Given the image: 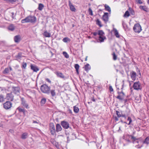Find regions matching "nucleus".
Wrapping results in <instances>:
<instances>
[{
	"label": "nucleus",
	"mask_w": 149,
	"mask_h": 149,
	"mask_svg": "<svg viewBox=\"0 0 149 149\" xmlns=\"http://www.w3.org/2000/svg\"><path fill=\"white\" fill-rule=\"evenodd\" d=\"M133 30L136 33H139L141 31V27L140 24L139 23L135 24Z\"/></svg>",
	"instance_id": "f257e3e1"
},
{
	"label": "nucleus",
	"mask_w": 149,
	"mask_h": 149,
	"mask_svg": "<svg viewBox=\"0 0 149 149\" xmlns=\"http://www.w3.org/2000/svg\"><path fill=\"white\" fill-rule=\"evenodd\" d=\"M3 105V107L5 109H9L12 107V103L10 101H8L4 103Z\"/></svg>",
	"instance_id": "f03ea898"
},
{
	"label": "nucleus",
	"mask_w": 149,
	"mask_h": 149,
	"mask_svg": "<svg viewBox=\"0 0 149 149\" xmlns=\"http://www.w3.org/2000/svg\"><path fill=\"white\" fill-rule=\"evenodd\" d=\"M133 87L134 89L137 90H141L142 89L141 84L139 81L134 83L133 85Z\"/></svg>",
	"instance_id": "7ed1b4c3"
},
{
	"label": "nucleus",
	"mask_w": 149,
	"mask_h": 149,
	"mask_svg": "<svg viewBox=\"0 0 149 149\" xmlns=\"http://www.w3.org/2000/svg\"><path fill=\"white\" fill-rule=\"evenodd\" d=\"M61 125L62 127L65 129H67L68 128H70L71 129V127H70L69 124L68 122L65 121H62L61 122Z\"/></svg>",
	"instance_id": "20e7f679"
},
{
	"label": "nucleus",
	"mask_w": 149,
	"mask_h": 149,
	"mask_svg": "<svg viewBox=\"0 0 149 149\" xmlns=\"http://www.w3.org/2000/svg\"><path fill=\"white\" fill-rule=\"evenodd\" d=\"M108 14L109 13H104V14L103 15L102 17V19L106 24L109 21V17Z\"/></svg>",
	"instance_id": "39448f33"
},
{
	"label": "nucleus",
	"mask_w": 149,
	"mask_h": 149,
	"mask_svg": "<svg viewBox=\"0 0 149 149\" xmlns=\"http://www.w3.org/2000/svg\"><path fill=\"white\" fill-rule=\"evenodd\" d=\"M21 104L23 106L28 109L29 108L28 104L26 103V101L24 97L21 98Z\"/></svg>",
	"instance_id": "423d86ee"
},
{
	"label": "nucleus",
	"mask_w": 149,
	"mask_h": 149,
	"mask_svg": "<svg viewBox=\"0 0 149 149\" xmlns=\"http://www.w3.org/2000/svg\"><path fill=\"white\" fill-rule=\"evenodd\" d=\"M6 98L8 100L12 101L14 100V95L12 93H7L6 95Z\"/></svg>",
	"instance_id": "0eeeda50"
},
{
	"label": "nucleus",
	"mask_w": 149,
	"mask_h": 149,
	"mask_svg": "<svg viewBox=\"0 0 149 149\" xmlns=\"http://www.w3.org/2000/svg\"><path fill=\"white\" fill-rule=\"evenodd\" d=\"M116 113L118 118L122 117L124 118L125 119H126V115L125 114H123L122 111L120 112L118 111H116Z\"/></svg>",
	"instance_id": "6e6552de"
},
{
	"label": "nucleus",
	"mask_w": 149,
	"mask_h": 149,
	"mask_svg": "<svg viewBox=\"0 0 149 149\" xmlns=\"http://www.w3.org/2000/svg\"><path fill=\"white\" fill-rule=\"evenodd\" d=\"M36 18L34 16H28L29 22L35 23L36 21Z\"/></svg>",
	"instance_id": "1a4fd4ad"
},
{
	"label": "nucleus",
	"mask_w": 149,
	"mask_h": 149,
	"mask_svg": "<svg viewBox=\"0 0 149 149\" xmlns=\"http://www.w3.org/2000/svg\"><path fill=\"white\" fill-rule=\"evenodd\" d=\"M12 90L13 93L15 94H18L19 93L20 88L18 87H13Z\"/></svg>",
	"instance_id": "9d476101"
},
{
	"label": "nucleus",
	"mask_w": 149,
	"mask_h": 149,
	"mask_svg": "<svg viewBox=\"0 0 149 149\" xmlns=\"http://www.w3.org/2000/svg\"><path fill=\"white\" fill-rule=\"evenodd\" d=\"M130 75L131 77L132 80L134 81L136 77V74L134 71H132L130 72Z\"/></svg>",
	"instance_id": "9b49d317"
},
{
	"label": "nucleus",
	"mask_w": 149,
	"mask_h": 149,
	"mask_svg": "<svg viewBox=\"0 0 149 149\" xmlns=\"http://www.w3.org/2000/svg\"><path fill=\"white\" fill-rule=\"evenodd\" d=\"M40 90L43 93H47V85L44 84L42 85L40 87Z\"/></svg>",
	"instance_id": "f8f14e48"
},
{
	"label": "nucleus",
	"mask_w": 149,
	"mask_h": 149,
	"mask_svg": "<svg viewBox=\"0 0 149 149\" xmlns=\"http://www.w3.org/2000/svg\"><path fill=\"white\" fill-rule=\"evenodd\" d=\"M68 2L70 10L72 11H76V9L73 5L71 3L70 1L69 0Z\"/></svg>",
	"instance_id": "ddd939ff"
},
{
	"label": "nucleus",
	"mask_w": 149,
	"mask_h": 149,
	"mask_svg": "<svg viewBox=\"0 0 149 149\" xmlns=\"http://www.w3.org/2000/svg\"><path fill=\"white\" fill-rule=\"evenodd\" d=\"M30 67L31 69L34 72H37L39 70L38 68L36 65L31 64V65Z\"/></svg>",
	"instance_id": "4468645a"
},
{
	"label": "nucleus",
	"mask_w": 149,
	"mask_h": 149,
	"mask_svg": "<svg viewBox=\"0 0 149 149\" xmlns=\"http://www.w3.org/2000/svg\"><path fill=\"white\" fill-rule=\"evenodd\" d=\"M14 40L16 43H18L21 40V37L19 35L15 36L14 37Z\"/></svg>",
	"instance_id": "2eb2a0df"
},
{
	"label": "nucleus",
	"mask_w": 149,
	"mask_h": 149,
	"mask_svg": "<svg viewBox=\"0 0 149 149\" xmlns=\"http://www.w3.org/2000/svg\"><path fill=\"white\" fill-rule=\"evenodd\" d=\"M139 8L141 10H142L146 12H148V8L146 6H139Z\"/></svg>",
	"instance_id": "dca6fc26"
},
{
	"label": "nucleus",
	"mask_w": 149,
	"mask_h": 149,
	"mask_svg": "<svg viewBox=\"0 0 149 149\" xmlns=\"http://www.w3.org/2000/svg\"><path fill=\"white\" fill-rule=\"evenodd\" d=\"M85 70L87 72H88L91 69V66L89 64H87L85 65Z\"/></svg>",
	"instance_id": "f3484780"
},
{
	"label": "nucleus",
	"mask_w": 149,
	"mask_h": 149,
	"mask_svg": "<svg viewBox=\"0 0 149 149\" xmlns=\"http://www.w3.org/2000/svg\"><path fill=\"white\" fill-rule=\"evenodd\" d=\"M56 75L58 77H60L62 78H64L65 77V76L61 72H57L56 73Z\"/></svg>",
	"instance_id": "a211bd4d"
},
{
	"label": "nucleus",
	"mask_w": 149,
	"mask_h": 149,
	"mask_svg": "<svg viewBox=\"0 0 149 149\" xmlns=\"http://www.w3.org/2000/svg\"><path fill=\"white\" fill-rule=\"evenodd\" d=\"M49 126V129L51 130H55V126L53 123H50Z\"/></svg>",
	"instance_id": "6ab92c4d"
},
{
	"label": "nucleus",
	"mask_w": 149,
	"mask_h": 149,
	"mask_svg": "<svg viewBox=\"0 0 149 149\" xmlns=\"http://www.w3.org/2000/svg\"><path fill=\"white\" fill-rule=\"evenodd\" d=\"M98 38L100 42H103L104 41V40L106 39L105 36H99Z\"/></svg>",
	"instance_id": "aec40b11"
},
{
	"label": "nucleus",
	"mask_w": 149,
	"mask_h": 149,
	"mask_svg": "<svg viewBox=\"0 0 149 149\" xmlns=\"http://www.w3.org/2000/svg\"><path fill=\"white\" fill-rule=\"evenodd\" d=\"M104 6L105 7V9L107 10L108 11L109 13H110L111 12V9L110 7L108 5L105 4L104 5Z\"/></svg>",
	"instance_id": "412c9836"
},
{
	"label": "nucleus",
	"mask_w": 149,
	"mask_h": 149,
	"mask_svg": "<svg viewBox=\"0 0 149 149\" xmlns=\"http://www.w3.org/2000/svg\"><path fill=\"white\" fill-rule=\"evenodd\" d=\"M22 53L21 52H19L18 54L15 56V58L17 60L20 59L22 57Z\"/></svg>",
	"instance_id": "4be33fe9"
},
{
	"label": "nucleus",
	"mask_w": 149,
	"mask_h": 149,
	"mask_svg": "<svg viewBox=\"0 0 149 149\" xmlns=\"http://www.w3.org/2000/svg\"><path fill=\"white\" fill-rule=\"evenodd\" d=\"M74 68L76 69L77 74H79V65L78 64H76L74 65Z\"/></svg>",
	"instance_id": "5701e85b"
},
{
	"label": "nucleus",
	"mask_w": 149,
	"mask_h": 149,
	"mask_svg": "<svg viewBox=\"0 0 149 149\" xmlns=\"http://www.w3.org/2000/svg\"><path fill=\"white\" fill-rule=\"evenodd\" d=\"M129 10L130 11V13L131 15L133 16L135 15V13L133 9L130 7H129Z\"/></svg>",
	"instance_id": "b1692460"
},
{
	"label": "nucleus",
	"mask_w": 149,
	"mask_h": 149,
	"mask_svg": "<svg viewBox=\"0 0 149 149\" xmlns=\"http://www.w3.org/2000/svg\"><path fill=\"white\" fill-rule=\"evenodd\" d=\"M8 28L9 30L12 31L14 30L15 29V26L13 24H11L9 25L8 26Z\"/></svg>",
	"instance_id": "393cba45"
},
{
	"label": "nucleus",
	"mask_w": 149,
	"mask_h": 149,
	"mask_svg": "<svg viewBox=\"0 0 149 149\" xmlns=\"http://www.w3.org/2000/svg\"><path fill=\"white\" fill-rule=\"evenodd\" d=\"M62 128L61 125L59 124H57L56 125V130H61Z\"/></svg>",
	"instance_id": "a878e982"
},
{
	"label": "nucleus",
	"mask_w": 149,
	"mask_h": 149,
	"mask_svg": "<svg viewBox=\"0 0 149 149\" xmlns=\"http://www.w3.org/2000/svg\"><path fill=\"white\" fill-rule=\"evenodd\" d=\"M143 143L147 144H149V135L143 141Z\"/></svg>",
	"instance_id": "bb28decb"
},
{
	"label": "nucleus",
	"mask_w": 149,
	"mask_h": 149,
	"mask_svg": "<svg viewBox=\"0 0 149 149\" xmlns=\"http://www.w3.org/2000/svg\"><path fill=\"white\" fill-rule=\"evenodd\" d=\"M97 34H98L99 36H103L104 35V33L102 30H99L98 31Z\"/></svg>",
	"instance_id": "cd10ccee"
},
{
	"label": "nucleus",
	"mask_w": 149,
	"mask_h": 149,
	"mask_svg": "<svg viewBox=\"0 0 149 149\" xmlns=\"http://www.w3.org/2000/svg\"><path fill=\"white\" fill-rule=\"evenodd\" d=\"M113 31L115 35L117 38L119 37V36L118 31L116 29H113Z\"/></svg>",
	"instance_id": "c85d7f7f"
},
{
	"label": "nucleus",
	"mask_w": 149,
	"mask_h": 149,
	"mask_svg": "<svg viewBox=\"0 0 149 149\" xmlns=\"http://www.w3.org/2000/svg\"><path fill=\"white\" fill-rule=\"evenodd\" d=\"M28 137V134L26 133H24L22 135L21 138L23 139H25Z\"/></svg>",
	"instance_id": "c756f323"
},
{
	"label": "nucleus",
	"mask_w": 149,
	"mask_h": 149,
	"mask_svg": "<svg viewBox=\"0 0 149 149\" xmlns=\"http://www.w3.org/2000/svg\"><path fill=\"white\" fill-rule=\"evenodd\" d=\"M46 99L45 98H42L40 101V104L41 106L43 105L45 103Z\"/></svg>",
	"instance_id": "7c9ffc66"
},
{
	"label": "nucleus",
	"mask_w": 149,
	"mask_h": 149,
	"mask_svg": "<svg viewBox=\"0 0 149 149\" xmlns=\"http://www.w3.org/2000/svg\"><path fill=\"white\" fill-rule=\"evenodd\" d=\"M17 109L20 112H22L24 114L26 112V111L24 109H22L20 108V107H19L17 108Z\"/></svg>",
	"instance_id": "2f4dec72"
},
{
	"label": "nucleus",
	"mask_w": 149,
	"mask_h": 149,
	"mask_svg": "<svg viewBox=\"0 0 149 149\" xmlns=\"http://www.w3.org/2000/svg\"><path fill=\"white\" fill-rule=\"evenodd\" d=\"M96 21V24L99 26L100 27H101L103 25L101 24V22L99 19H97Z\"/></svg>",
	"instance_id": "473e14b6"
},
{
	"label": "nucleus",
	"mask_w": 149,
	"mask_h": 149,
	"mask_svg": "<svg viewBox=\"0 0 149 149\" xmlns=\"http://www.w3.org/2000/svg\"><path fill=\"white\" fill-rule=\"evenodd\" d=\"M73 110L75 113H77L79 112V109L77 107H76V106H75L74 107Z\"/></svg>",
	"instance_id": "72a5a7b5"
},
{
	"label": "nucleus",
	"mask_w": 149,
	"mask_h": 149,
	"mask_svg": "<svg viewBox=\"0 0 149 149\" xmlns=\"http://www.w3.org/2000/svg\"><path fill=\"white\" fill-rule=\"evenodd\" d=\"M130 15V13L128 10L126 11L124 15V17H128Z\"/></svg>",
	"instance_id": "f704fd0d"
},
{
	"label": "nucleus",
	"mask_w": 149,
	"mask_h": 149,
	"mask_svg": "<svg viewBox=\"0 0 149 149\" xmlns=\"http://www.w3.org/2000/svg\"><path fill=\"white\" fill-rule=\"evenodd\" d=\"M29 22V21H28V16L26 17L24 19H23L21 20V22L22 23Z\"/></svg>",
	"instance_id": "c9c22d12"
},
{
	"label": "nucleus",
	"mask_w": 149,
	"mask_h": 149,
	"mask_svg": "<svg viewBox=\"0 0 149 149\" xmlns=\"http://www.w3.org/2000/svg\"><path fill=\"white\" fill-rule=\"evenodd\" d=\"M118 93L119 95H118L116 97V98L119 99L120 100H123V98L121 97H120V95L121 94V92H120L119 91H118Z\"/></svg>",
	"instance_id": "e433bc0d"
},
{
	"label": "nucleus",
	"mask_w": 149,
	"mask_h": 149,
	"mask_svg": "<svg viewBox=\"0 0 149 149\" xmlns=\"http://www.w3.org/2000/svg\"><path fill=\"white\" fill-rule=\"evenodd\" d=\"M9 72V69L8 68H6L3 71V74H8Z\"/></svg>",
	"instance_id": "4c0bfd02"
},
{
	"label": "nucleus",
	"mask_w": 149,
	"mask_h": 149,
	"mask_svg": "<svg viewBox=\"0 0 149 149\" xmlns=\"http://www.w3.org/2000/svg\"><path fill=\"white\" fill-rule=\"evenodd\" d=\"M43 7L44 6L42 4H39L38 7V9L39 10H41L42 9Z\"/></svg>",
	"instance_id": "58836bf2"
},
{
	"label": "nucleus",
	"mask_w": 149,
	"mask_h": 149,
	"mask_svg": "<svg viewBox=\"0 0 149 149\" xmlns=\"http://www.w3.org/2000/svg\"><path fill=\"white\" fill-rule=\"evenodd\" d=\"M4 1H6L8 3H12L16 2V0H4Z\"/></svg>",
	"instance_id": "ea45409f"
},
{
	"label": "nucleus",
	"mask_w": 149,
	"mask_h": 149,
	"mask_svg": "<svg viewBox=\"0 0 149 149\" xmlns=\"http://www.w3.org/2000/svg\"><path fill=\"white\" fill-rule=\"evenodd\" d=\"M63 55L66 58H68L69 57V56L67 53L65 52H63Z\"/></svg>",
	"instance_id": "a19ab883"
},
{
	"label": "nucleus",
	"mask_w": 149,
	"mask_h": 149,
	"mask_svg": "<svg viewBox=\"0 0 149 149\" xmlns=\"http://www.w3.org/2000/svg\"><path fill=\"white\" fill-rule=\"evenodd\" d=\"M50 93H51V95L52 96H54L56 95V93L55 92V90H52L50 91Z\"/></svg>",
	"instance_id": "79ce46f5"
},
{
	"label": "nucleus",
	"mask_w": 149,
	"mask_h": 149,
	"mask_svg": "<svg viewBox=\"0 0 149 149\" xmlns=\"http://www.w3.org/2000/svg\"><path fill=\"white\" fill-rule=\"evenodd\" d=\"M70 41V39L68 37L65 38L63 39V41L65 42H67Z\"/></svg>",
	"instance_id": "37998d69"
},
{
	"label": "nucleus",
	"mask_w": 149,
	"mask_h": 149,
	"mask_svg": "<svg viewBox=\"0 0 149 149\" xmlns=\"http://www.w3.org/2000/svg\"><path fill=\"white\" fill-rule=\"evenodd\" d=\"M54 54L53 53L52 51L49 50L48 53V56H49L50 57H52Z\"/></svg>",
	"instance_id": "c03bdc74"
},
{
	"label": "nucleus",
	"mask_w": 149,
	"mask_h": 149,
	"mask_svg": "<svg viewBox=\"0 0 149 149\" xmlns=\"http://www.w3.org/2000/svg\"><path fill=\"white\" fill-rule=\"evenodd\" d=\"M4 97L3 95H0V102H2L4 101Z\"/></svg>",
	"instance_id": "a18cd8bd"
},
{
	"label": "nucleus",
	"mask_w": 149,
	"mask_h": 149,
	"mask_svg": "<svg viewBox=\"0 0 149 149\" xmlns=\"http://www.w3.org/2000/svg\"><path fill=\"white\" fill-rule=\"evenodd\" d=\"M88 12H89V14L91 15H93V11L91 9V8H90L88 9Z\"/></svg>",
	"instance_id": "49530a36"
},
{
	"label": "nucleus",
	"mask_w": 149,
	"mask_h": 149,
	"mask_svg": "<svg viewBox=\"0 0 149 149\" xmlns=\"http://www.w3.org/2000/svg\"><path fill=\"white\" fill-rule=\"evenodd\" d=\"M22 68H23L24 69H25L26 67V62H23L22 63Z\"/></svg>",
	"instance_id": "de8ad7c7"
},
{
	"label": "nucleus",
	"mask_w": 149,
	"mask_h": 149,
	"mask_svg": "<svg viewBox=\"0 0 149 149\" xmlns=\"http://www.w3.org/2000/svg\"><path fill=\"white\" fill-rule=\"evenodd\" d=\"M127 120L129 121V123L128 124V125L130 124L132 122V120L131 117H128L127 118Z\"/></svg>",
	"instance_id": "09e8293b"
},
{
	"label": "nucleus",
	"mask_w": 149,
	"mask_h": 149,
	"mask_svg": "<svg viewBox=\"0 0 149 149\" xmlns=\"http://www.w3.org/2000/svg\"><path fill=\"white\" fill-rule=\"evenodd\" d=\"M113 59L114 60H116L117 59V56L114 52H113Z\"/></svg>",
	"instance_id": "8fccbe9b"
},
{
	"label": "nucleus",
	"mask_w": 149,
	"mask_h": 149,
	"mask_svg": "<svg viewBox=\"0 0 149 149\" xmlns=\"http://www.w3.org/2000/svg\"><path fill=\"white\" fill-rule=\"evenodd\" d=\"M122 25H123V27L124 29L125 30L126 29L125 27H126V26H127V25L124 21H123L122 22Z\"/></svg>",
	"instance_id": "3c124183"
},
{
	"label": "nucleus",
	"mask_w": 149,
	"mask_h": 149,
	"mask_svg": "<svg viewBox=\"0 0 149 149\" xmlns=\"http://www.w3.org/2000/svg\"><path fill=\"white\" fill-rule=\"evenodd\" d=\"M50 87L48 86L47 85V94H49L50 93Z\"/></svg>",
	"instance_id": "603ef678"
},
{
	"label": "nucleus",
	"mask_w": 149,
	"mask_h": 149,
	"mask_svg": "<svg viewBox=\"0 0 149 149\" xmlns=\"http://www.w3.org/2000/svg\"><path fill=\"white\" fill-rule=\"evenodd\" d=\"M11 14H12V18L13 19H14L15 18V16L16 15V13L15 14L13 12H12L11 13Z\"/></svg>",
	"instance_id": "864d4df0"
},
{
	"label": "nucleus",
	"mask_w": 149,
	"mask_h": 149,
	"mask_svg": "<svg viewBox=\"0 0 149 149\" xmlns=\"http://www.w3.org/2000/svg\"><path fill=\"white\" fill-rule=\"evenodd\" d=\"M136 2L139 4H142L143 3L142 1L141 0H136Z\"/></svg>",
	"instance_id": "5fc2aeb1"
},
{
	"label": "nucleus",
	"mask_w": 149,
	"mask_h": 149,
	"mask_svg": "<svg viewBox=\"0 0 149 149\" xmlns=\"http://www.w3.org/2000/svg\"><path fill=\"white\" fill-rule=\"evenodd\" d=\"M109 90L111 92H113V88L111 86H109Z\"/></svg>",
	"instance_id": "6e6d98bb"
},
{
	"label": "nucleus",
	"mask_w": 149,
	"mask_h": 149,
	"mask_svg": "<svg viewBox=\"0 0 149 149\" xmlns=\"http://www.w3.org/2000/svg\"><path fill=\"white\" fill-rule=\"evenodd\" d=\"M130 136L131 137V138L132 139H133L134 140V141H135L137 139H136L135 137H134V136L131 135Z\"/></svg>",
	"instance_id": "4d7b16f0"
},
{
	"label": "nucleus",
	"mask_w": 149,
	"mask_h": 149,
	"mask_svg": "<svg viewBox=\"0 0 149 149\" xmlns=\"http://www.w3.org/2000/svg\"><path fill=\"white\" fill-rule=\"evenodd\" d=\"M135 100L137 101L138 102H140V98L139 97H136L135 98Z\"/></svg>",
	"instance_id": "13d9d810"
},
{
	"label": "nucleus",
	"mask_w": 149,
	"mask_h": 149,
	"mask_svg": "<svg viewBox=\"0 0 149 149\" xmlns=\"http://www.w3.org/2000/svg\"><path fill=\"white\" fill-rule=\"evenodd\" d=\"M91 100L94 102H95V100L94 98V96H93V97H91Z\"/></svg>",
	"instance_id": "bf43d9fd"
},
{
	"label": "nucleus",
	"mask_w": 149,
	"mask_h": 149,
	"mask_svg": "<svg viewBox=\"0 0 149 149\" xmlns=\"http://www.w3.org/2000/svg\"><path fill=\"white\" fill-rule=\"evenodd\" d=\"M118 117H116V116H115L114 117V120L116 121H118Z\"/></svg>",
	"instance_id": "052dcab7"
},
{
	"label": "nucleus",
	"mask_w": 149,
	"mask_h": 149,
	"mask_svg": "<svg viewBox=\"0 0 149 149\" xmlns=\"http://www.w3.org/2000/svg\"><path fill=\"white\" fill-rule=\"evenodd\" d=\"M50 132H51V134L53 135H54L55 134V131H50Z\"/></svg>",
	"instance_id": "680f3d73"
},
{
	"label": "nucleus",
	"mask_w": 149,
	"mask_h": 149,
	"mask_svg": "<svg viewBox=\"0 0 149 149\" xmlns=\"http://www.w3.org/2000/svg\"><path fill=\"white\" fill-rule=\"evenodd\" d=\"M43 35L46 37H47V31H45L43 33Z\"/></svg>",
	"instance_id": "e2e57ef3"
},
{
	"label": "nucleus",
	"mask_w": 149,
	"mask_h": 149,
	"mask_svg": "<svg viewBox=\"0 0 149 149\" xmlns=\"http://www.w3.org/2000/svg\"><path fill=\"white\" fill-rule=\"evenodd\" d=\"M51 36L50 33L47 32V37H49Z\"/></svg>",
	"instance_id": "0e129e2a"
},
{
	"label": "nucleus",
	"mask_w": 149,
	"mask_h": 149,
	"mask_svg": "<svg viewBox=\"0 0 149 149\" xmlns=\"http://www.w3.org/2000/svg\"><path fill=\"white\" fill-rule=\"evenodd\" d=\"M92 33L93 34V35L95 36H96V35L97 34V33L96 32H94L93 33Z\"/></svg>",
	"instance_id": "69168bd1"
},
{
	"label": "nucleus",
	"mask_w": 149,
	"mask_h": 149,
	"mask_svg": "<svg viewBox=\"0 0 149 149\" xmlns=\"http://www.w3.org/2000/svg\"><path fill=\"white\" fill-rule=\"evenodd\" d=\"M68 111L69 113H70L71 114H72V111L70 109H69L68 110Z\"/></svg>",
	"instance_id": "338daca9"
},
{
	"label": "nucleus",
	"mask_w": 149,
	"mask_h": 149,
	"mask_svg": "<svg viewBox=\"0 0 149 149\" xmlns=\"http://www.w3.org/2000/svg\"><path fill=\"white\" fill-rule=\"evenodd\" d=\"M121 94H122L123 95L121 96H123L124 95H125V94L123 92V91L122 90V91L121 92Z\"/></svg>",
	"instance_id": "774afa93"
}]
</instances>
